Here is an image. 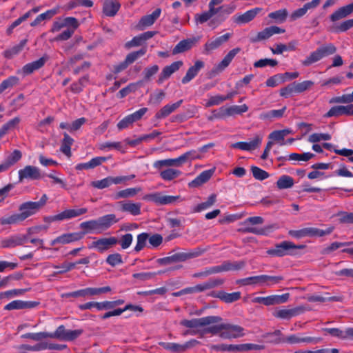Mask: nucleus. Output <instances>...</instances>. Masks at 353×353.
<instances>
[{
  "mask_svg": "<svg viewBox=\"0 0 353 353\" xmlns=\"http://www.w3.org/2000/svg\"><path fill=\"white\" fill-rule=\"evenodd\" d=\"M79 25V24L77 19L74 17H68L63 19L59 18L53 22L50 32L54 33L68 26H74V28H78Z\"/></svg>",
  "mask_w": 353,
  "mask_h": 353,
  "instance_id": "15",
  "label": "nucleus"
},
{
  "mask_svg": "<svg viewBox=\"0 0 353 353\" xmlns=\"http://www.w3.org/2000/svg\"><path fill=\"white\" fill-rule=\"evenodd\" d=\"M65 345H50V346H48L47 343H38L34 346H30L28 345H21L19 347V350H32V351H41L43 350H46L47 348L49 349H57V350H61L63 347H65Z\"/></svg>",
  "mask_w": 353,
  "mask_h": 353,
  "instance_id": "45",
  "label": "nucleus"
},
{
  "mask_svg": "<svg viewBox=\"0 0 353 353\" xmlns=\"http://www.w3.org/2000/svg\"><path fill=\"white\" fill-rule=\"evenodd\" d=\"M19 81V78L16 76H10L3 80L0 84V94L3 93L6 90L10 89L17 85Z\"/></svg>",
  "mask_w": 353,
  "mask_h": 353,
  "instance_id": "54",
  "label": "nucleus"
},
{
  "mask_svg": "<svg viewBox=\"0 0 353 353\" xmlns=\"http://www.w3.org/2000/svg\"><path fill=\"white\" fill-rule=\"evenodd\" d=\"M288 14V12L286 9H281L270 13L268 17L276 22L282 23L285 21Z\"/></svg>",
  "mask_w": 353,
  "mask_h": 353,
  "instance_id": "60",
  "label": "nucleus"
},
{
  "mask_svg": "<svg viewBox=\"0 0 353 353\" xmlns=\"http://www.w3.org/2000/svg\"><path fill=\"white\" fill-rule=\"evenodd\" d=\"M261 11V8H255L249 10L243 14H236L234 16V22L239 24H244L249 23Z\"/></svg>",
  "mask_w": 353,
  "mask_h": 353,
  "instance_id": "21",
  "label": "nucleus"
},
{
  "mask_svg": "<svg viewBox=\"0 0 353 353\" xmlns=\"http://www.w3.org/2000/svg\"><path fill=\"white\" fill-rule=\"evenodd\" d=\"M48 196L43 194L39 201H28L19 205V210L23 221L28 217L37 214L46 203Z\"/></svg>",
  "mask_w": 353,
  "mask_h": 353,
  "instance_id": "3",
  "label": "nucleus"
},
{
  "mask_svg": "<svg viewBox=\"0 0 353 353\" xmlns=\"http://www.w3.org/2000/svg\"><path fill=\"white\" fill-rule=\"evenodd\" d=\"M214 168L203 171L188 184L190 188H197L208 181L214 172Z\"/></svg>",
  "mask_w": 353,
  "mask_h": 353,
  "instance_id": "24",
  "label": "nucleus"
},
{
  "mask_svg": "<svg viewBox=\"0 0 353 353\" xmlns=\"http://www.w3.org/2000/svg\"><path fill=\"white\" fill-rule=\"evenodd\" d=\"M294 183V179L292 176L284 174L279 178L276 181V186L280 190L288 189L292 188Z\"/></svg>",
  "mask_w": 353,
  "mask_h": 353,
  "instance_id": "51",
  "label": "nucleus"
},
{
  "mask_svg": "<svg viewBox=\"0 0 353 353\" xmlns=\"http://www.w3.org/2000/svg\"><path fill=\"white\" fill-rule=\"evenodd\" d=\"M223 283V280L221 279H210L194 286L185 288L183 289V291L184 294L202 292L220 285Z\"/></svg>",
  "mask_w": 353,
  "mask_h": 353,
  "instance_id": "9",
  "label": "nucleus"
},
{
  "mask_svg": "<svg viewBox=\"0 0 353 353\" xmlns=\"http://www.w3.org/2000/svg\"><path fill=\"white\" fill-rule=\"evenodd\" d=\"M305 245H296L291 241H284L275 245L273 248L267 250V254L272 256L282 257L286 255L294 256L296 254L297 249H304Z\"/></svg>",
  "mask_w": 353,
  "mask_h": 353,
  "instance_id": "2",
  "label": "nucleus"
},
{
  "mask_svg": "<svg viewBox=\"0 0 353 353\" xmlns=\"http://www.w3.org/2000/svg\"><path fill=\"white\" fill-rule=\"evenodd\" d=\"M211 296L218 298L226 303H231L238 301L241 298V292H234L232 293H228L224 291H219L217 292H212Z\"/></svg>",
  "mask_w": 353,
  "mask_h": 353,
  "instance_id": "31",
  "label": "nucleus"
},
{
  "mask_svg": "<svg viewBox=\"0 0 353 353\" xmlns=\"http://www.w3.org/2000/svg\"><path fill=\"white\" fill-rule=\"evenodd\" d=\"M141 191V188H130L123 190H120L112 195V198L114 200L120 199H128L136 195L139 192Z\"/></svg>",
  "mask_w": 353,
  "mask_h": 353,
  "instance_id": "47",
  "label": "nucleus"
},
{
  "mask_svg": "<svg viewBox=\"0 0 353 353\" xmlns=\"http://www.w3.org/2000/svg\"><path fill=\"white\" fill-rule=\"evenodd\" d=\"M204 62L201 60H197L194 62V65L190 67L183 77L181 82L186 84L192 81L199 72V71L204 67Z\"/></svg>",
  "mask_w": 353,
  "mask_h": 353,
  "instance_id": "20",
  "label": "nucleus"
},
{
  "mask_svg": "<svg viewBox=\"0 0 353 353\" xmlns=\"http://www.w3.org/2000/svg\"><path fill=\"white\" fill-rule=\"evenodd\" d=\"M262 142V137L256 135L252 140L248 142H236L232 144L233 148H238L245 151L254 150L259 148Z\"/></svg>",
  "mask_w": 353,
  "mask_h": 353,
  "instance_id": "16",
  "label": "nucleus"
},
{
  "mask_svg": "<svg viewBox=\"0 0 353 353\" xmlns=\"http://www.w3.org/2000/svg\"><path fill=\"white\" fill-rule=\"evenodd\" d=\"M353 244V241L349 242H338L335 241L330 244L329 245L325 247L321 251V253L323 255H330L333 252L336 250L341 248L343 247L350 246Z\"/></svg>",
  "mask_w": 353,
  "mask_h": 353,
  "instance_id": "46",
  "label": "nucleus"
},
{
  "mask_svg": "<svg viewBox=\"0 0 353 353\" xmlns=\"http://www.w3.org/2000/svg\"><path fill=\"white\" fill-rule=\"evenodd\" d=\"M228 109V114L229 117L234 116L236 114H241L248 111V107L245 105H232L230 107H227Z\"/></svg>",
  "mask_w": 353,
  "mask_h": 353,
  "instance_id": "61",
  "label": "nucleus"
},
{
  "mask_svg": "<svg viewBox=\"0 0 353 353\" xmlns=\"http://www.w3.org/2000/svg\"><path fill=\"white\" fill-rule=\"evenodd\" d=\"M221 321V318L218 316H208L199 319H192L190 320L183 319L180 324L184 327L192 330L194 333L199 331V328L210 324L216 323Z\"/></svg>",
  "mask_w": 353,
  "mask_h": 353,
  "instance_id": "5",
  "label": "nucleus"
},
{
  "mask_svg": "<svg viewBox=\"0 0 353 353\" xmlns=\"http://www.w3.org/2000/svg\"><path fill=\"white\" fill-rule=\"evenodd\" d=\"M121 8L118 0H105L103 3V12L108 17H114Z\"/></svg>",
  "mask_w": 353,
  "mask_h": 353,
  "instance_id": "28",
  "label": "nucleus"
},
{
  "mask_svg": "<svg viewBox=\"0 0 353 353\" xmlns=\"http://www.w3.org/2000/svg\"><path fill=\"white\" fill-rule=\"evenodd\" d=\"M342 115L353 116V104L334 106L325 114V117H339Z\"/></svg>",
  "mask_w": 353,
  "mask_h": 353,
  "instance_id": "17",
  "label": "nucleus"
},
{
  "mask_svg": "<svg viewBox=\"0 0 353 353\" xmlns=\"http://www.w3.org/2000/svg\"><path fill=\"white\" fill-rule=\"evenodd\" d=\"M184 161L182 155L175 159H168L163 160H158L154 163V168L157 170H161L163 167H172V166H180L184 163Z\"/></svg>",
  "mask_w": 353,
  "mask_h": 353,
  "instance_id": "30",
  "label": "nucleus"
},
{
  "mask_svg": "<svg viewBox=\"0 0 353 353\" xmlns=\"http://www.w3.org/2000/svg\"><path fill=\"white\" fill-rule=\"evenodd\" d=\"M315 155L311 152H305L303 154L292 153L288 157V160L297 161H307L312 159Z\"/></svg>",
  "mask_w": 353,
  "mask_h": 353,
  "instance_id": "59",
  "label": "nucleus"
},
{
  "mask_svg": "<svg viewBox=\"0 0 353 353\" xmlns=\"http://www.w3.org/2000/svg\"><path fill=\"white\" fill-rule=\"evenodd\" d=\"M305 233L306 236H323L331 234L334 228L332 226L327 228L325 230H321L316 228H305Z\"/></svg>",
  "mask_w": 353,
  "mask_h": 353,
  "instance_id": "41",
  "label": "nucleus"
},
{
  "mask_svg": "<svg viewBox=\"0 0 353 353\" xmlns=\"http://www.w3.org/2000/svg\"><path fill=\"white\" fill-rule=\"evenodd\" d=\"M240 283L244 285H254V284H265V275L254 276L245 278L240 281Z\"/></svg>",
  "mask_w": 353,
  "mask_h": 353,
  "instance_id": "56",
  "label": "nucleus"
},
{
  "mask_svg": "<svg viewBox=\"0 0 353 353\" xmlns=\"http://www.w3.org/2000/svg\"><path fill=\"white\" fill-rule=\"evenodd\" d=\"M314 83L312 81L307 80L302 82H293L295 93H301L310 89Z\"/></svg>",
  "mask_w": 353,
  "mask_h": 353,
  "instance_id": "55",
  "label": "nucleus"
},
{
  "mask_svg": "<svg viewBox=\"0 0 353 353\" xmlns=\"http://www.w3.org/2000/svg\"><path fill=\"white\" fill-rule=\"evenodd\" d=\"M58 13V8H53L47 10L46 12L40 14L36 19L30 23L31 26H36L39 25L42 21L50 19Z\"/></svg>",
  "mask_w": 353,
  "mask_h": 353,
  "instance_id": "49",
  "label": "nucleus"
},
{
  "mask_svg": "<svg viewBox=\"0 0 353 353\" xmlns=\"http://www.w3.org/2000/svg\"><path fill=\"white\" fill-rule=\"evenodd\" d=\"M161 13V8H157L152 14L145 15L140 19L139 26L141 29L149 27L154 24L155 21L160 17Z\"/></svg>",
  "mask_w": 353,
  "mask_h": 353,
  "instance_id": "33",
  "label": "nucleus"
},
{
  "mask_svg": "<svg viewBox=\"0 0 353 353\" xmlns=\"http://www.w3.org/2000/svg\"><path fill=\"white\" fill-rule=\"evenodd\" d=\"M196 42L195 39H184L179 42L176 46L172 50L173 54H177L179 53L184 52L190 49L194 46Z\"/></svg>",
  "mask_w": 353,
  "mask_h": 353,
  "instance_id": "40",
  "label": "nucleus"
},
{
  "mask_svg": "<svg viewBox=\"0 0 353 353\" xmlns=\"http://www.w3.org/2000/svg\"><path fill=\"white\" fill-rule=\"evenodd\" d=\"M144 199L161 205L173 204L183 201L180 196L163 195L159 192L148 194Z\"/></svg>",
  "mask_w": 353,
  "mask_h": 353,
  "instance_id": "7",
  "label": "nucleus"
},
{
  "mask_svg": "<svg viewBox=\"0 0 353 353\" xmlns=\"http://www.w3.org/2000/svg\"><path fill=\"white\" fill-rule=\"evenodd\" d=\"M190 257L191 254H190L179 252L170 256L158 259L157 263L161 265H168L173 263L184 261Z\"/></svg>",
  "mask_w": 353,
  "mask_h": 353,
  "instance_id": "27",
  "label": "nucleus"
},
{
  "mask_svg": "<svg viewBox=\"0 0 353 353\" xmlns=\"http://www.w3.org/2000/svg\"><path fill=\"white\" fill-rule=\"evenodd\" d=\"M28 43V39H25L21 40L19 44L12 46L7 50H6L3 54L5 58L8 59H10L13 58L14 56L17 55L24 48L25 46Z\"/></svg>",
  "mask_w": 353,
  "mask_h": 353,
  "instance_id": "38",
  "label": "nucleus"
},
{
  "mask_svg": "<svg viewBox=\"0 0 353 353\" xmlns=\"http://www.w3.org/2000/svg\"><path fill=\"white\" fill-rule=\"evenodd\" d=\"M159 345L164 349L170 350L174 353L183 352L190 347V343L189 342L184 344L161 342Z\"/></svg>",
  "mask_w": 353,
  "mask_h": 353,
  "instance_id": "34",
  "label": "nucleus"
},
{
  "mask_svg": "<svg viewBox=\"0 0 353 353\" xmlns=\"http://www.w3.org/2000/svg\"><path fill=\"white\" fill-rule=\"evenodd\" d=\"M98 149L102 151H110L113 149L120 150L121 144L120 142H103L97 145Z\"/></svg>",
  "mask_w": 353,
  "mask_h": 353,
  "instance_id": "62",
  "label": "nucleus"
},
{
  "mask_svg": "<svg viewBox=\"0 0 353 353\" xmlns=\"http://www.w3.org/2000/svg\"><path fill=\"white\" fill-rule=\"evenodd\" d=\"M99 228L100 232L102 233L103 231L110 228L113 224L117 223L119 219L116 217L114 214H108L103 216L99 217L97 219Z\"/></svg>",
  "mask_w": 353,
  "mask_h": 353,
  "instance_id": "25",
  "label": "nucleus"
},
{
  "mask_svg": "<svg viewBox=\"0 0 353 353\" xmlns=\"http://www.w3.org/2000/svg\"><path fill=\"white\" fill-rule=\"evenodd\" d=\"M303 312L301 307L295 308H283L276 310L273 315L276 318L281 319H290L294 316L299 315Z\"/></svg>",
  "mask_w": 353,
  "mask_h": 353,
  "instance_id": "26",
  "label": "nucleus"
},
{
  "mask_svg": "<svg viewBox=\"0 0 353 353\" xmlns=\"http://www.w3.org/2000/svg\"><path fill=\"white\" fill-rule=\"evenodd\" d=\"M85 236V232H70L63 234L50 242V245L54 246L57 244H68L82 239Z\"/></svg>",
  "mask_w": 353,
  "mask_h": 353,
  "instance_id": "10",
  "label": "nucleus"
},
{
  "mask_svg": "<svg viewBox=\"0 0 353 353\" xmlns=\"http://www.w3.org/2000/svg\"><path fill=\"white\" fill-rule=\"evenodd\" d=\"M270 336H276V339L270 340L273 343H288L290 344H294L301 343V336L292 334L284 338L282 336L281 332L279 330L273 332V333L270 334Z\"/></svg>",
  "mask_w": 353,
  "mask_h": 353,
  "instance_id": "19",
  "label": "nucleus"
},
{
  "mask_svg": "<svg viewBox=\"0 0 353 353\" xmlns=\"http://www.w3.org/2000/svg\"><path fill=\"white\" fill-rule=\"evenodd\" d=\"M74 142V140L67 133H63V139L61 143L60 150L70 157L71 156V146Z\"/></svg>",
  "mask_w": 353,
  "mask_h": 353,
  "instance_id": "48",
  "label": "nucleus"
},
{
  "mask_svg": "<svg viewBox=\"0 0 353 353\" xmlns=\"http://www.w3.org/2000/svg\"><path fill=\"white\" fill-rule=\"evenodd\" d=\"M241 51L240 48H235L231 50L223 59V60L217 65L216 70L222 71L226 68L234 57Z\"/></svg>",
  "mask_w": 353,
  "mask_h": 353,
  "instance_id": "35",
  "label": "nucleus"
},
{
  "mask_svg": "<svg viewBox=\"0 0 353 353\" xmlns=\"http://www.w3.org/2000/svg\"><path fill=\"white\" fill-rule=\"evenodd\" d=\"M37 228H30L28 230L27 234H15L0 239V248H14L23 245L29 239V235L36 232Z\"/></svg>",
  "mask_w": 353,
  "mask_h": 353,
  "instance_id": "4",
  "label": "nucleus"
},
{
  "mask_svg": "<svg viewBox=\"0 0 353 353\" xmlns=\"http://www.w3.org/2000/svg\"><path fill=\"white\" fill-rule=\"evenodd\" d=\"M19 181L23 182L26 180H39L42 175L41 170L34 165H26L18 171Z\"/></svg>",
  "mask_w": 353,
  "mask_h": 353,
  "instance_id": "8",
  "label": "nucleus"
},
{
  "mask_svg": "<svg viewBox=\"0 0 353 353\" xmlns=\"http://www.w3.org/2000/svg\"><path fill=\"white\" fill-rule=\"evenodd\" d=\"M160 177L165 181H170L178 178L181 175L182 172L179 170L168 168L165 170H159Z\"/></svg>",
  "mask_w": 353,
  "mask_h": 353,
  "instance_id": "43",
  "label": "nucleus"
},
{
  "mask_svg": "<svg viewBox=\"0 0 353 353\" xmlns=\"http://www.w3.org/2000/svg\"><path fill=\"white\" fill-rule=\"evenodd\" d=\"M183 65L182 61H176L164 67L159 77L158 83H161L165 79H168L173 73L179 70Z\"/></svg>",
  "mask_w": 353,
  "mask_h": 353,
  "instance_id": "18",
  "label": "nucleus"
},
{
  "mask_svg": "<svg viewBox=\"0 0 353 353\" xmlns=\"http://www.w3.org/2000/svg\"><path fill=\"white\" fill-rule=\"evenodd\" d=\"M148 240V234L143 232L137 236V244L134 247L136 252H140L145 246L146 242Z\"/></svg>",
  "mask_w": 353,
  "mask_h": 353,
  "instance_id": "64",
  "label": "nucleus"
},
{
  "mask_svg": "<svg viewBox=\"0 0 353 353\" xmlns=\"http://www.w3.org/2000/svg\"><path fill=\"white\" fill-rule=\"evenodd\" d=\"M353 102V92L350 94H344L341 96L335 97L330 100V103H347Z\"/></svg>",
  "mask_w": 353,
  "mask_h": 353,
  "instance_id": "57",
  "label": "nucleus"
},
{
  "mask_svg": "<svg viewBox=\"0 0 353 353\" xmlns=\"http://www.w3.org/2000/svg\"><path fill=\"white\" fill-rule=\"evenodd\" d=\"M118 243V240L114 236L104 237L96 239L90 243L88 248L90 250H95L96 251L103 253Z\"/></svg>",
  "mask_w": 353,
  "mask_h": 353,
  "instance_id": "6",
  "label": "nucleus"
},
{
  "mask_svg": "<svg viewBox=\"0 0 353 353\" xmlns=\"http://www.w3.org/2000/svg\"><path fill=\"white\" fill-rule=\"evenodd\" d=\"M95 295V289L94 288H87L85 289L79 290L72 292H68L62 294L61 296L63 298L68 297H85V296H93Z\"/></svg>",
  "mask_w": 353,
  "mask_h": 353,
  "instance_id": "39",
  "label": "nucleus"
},
{
  "mask_svg": "<svg viewBox=\"0 0 353 353\" xmlns=\"http://www.w3.org/2000/svg\"><path fill=\"white\" fill-rule=\"evenodd\" d=\"M22 157V153L19 150H14L6 157L4 162L0 165V170L4 172L10 167L17 163Z\"/></svg>",
  "mask_w": 353,
  "mask_h": 353,
  "instance_id": "23",
  "label": "nucleus"
},
{
  "mask_svg": "<svg viewBox=\"0 0 353 353\" xmlns=\"http://www.w3.org/2000/svg\"><path fill=\"white\" fill-rule=\"evenodd\" d=\"M232 36V33H225L218 37L212 38L208 41L204 45V50L207 53L220 48L224 43H226Z\"/></svg>",
  "mask_w": 353,
  "mask_h": 353,
  "instance_id": "14",
  "label": "nucleus"
},
{
  "mask_svg": "<svg viewBox=\"0 0 353 353\" xmlns=\"http://www.w3.org/2000/svg\"><path fill=\"white\" fill-rule=\"evenodd\" d=\"M182 103L183 100L181 99L176 103L164 105L159 112L156 113L155 117L157 119H161L167 117L173 112H174L178 108H179Z\"/></svg>",
  "mask_w": 353,
  "mask_h": 353,
  "instance_id": "32",
  "label": "nucleus"
},
{
  "mask_svg": "<svg viewBox=\"0 0 353 353\" xmlns=\"http://www.w3.org/2000/svg\"><path fill=\"white\" fill-rule=\"evenodd\" d=\"M336 52V48L331 43L319 47L312 52L304 60L301 61L303 66H310L319 61L323 58L334 54Z\"/></svg>",
  "mask_w": 353,
  "mask_h": 353,
  "instance_id": "1",
  "label": "nucleus"
},
{
  "mask_svg": "<svg viewBox=\"0 0 353 353\" xmlns=\"http://www.w3.org/2000/svg\"><path fill=\"white\" fill-rule=\"evenodd\" d=\"M117 205L120 211L129 213L133 216H138L141 213V203H134L130 200H124L117 202Z\"/></svg>",
  "mask_w": 353,
  "mask_h": 353,
  "instance_id": "12",
  "label": "nucleus"
},
{
  "mask_svg": "<svg viewBox=\"0 0 353 353\" xmlns=\"http://www.w3.org/2000/svg\"><path fill=\"white\" fill-rule=\"evenodd\" d=\"M92 307L96 308L99 311L110 310L108 301L103 302L91 301L79 305V308L81 310H90Z\"/></svg>",
  "mask_w": 353,
  "mask_h": 353,
  "instance_id": "42",
  "label": "nucleus"
},
{
  "mask_svg": "<svg viewBox=\"0 0 353 353\" xmlns=\"http://www.w3.org/2000/svg\"><path fill=\"white\" fill-rule=\"evenodd\" d=\"M241 51L240 48H235L231 50L223 59V60L217 65L216 70L222 71L226 68L234 57Z\"/></svg>",
  "mask_w": 353,
  "mask_h": 353,
  "instance_id": "37",
  "label": "nucleus"
},
{
  "mask_svg": "<svg viewBox=\"0 0 353 353\" xmlns=\"http://www.w3.org/2000/svg\"><path fill=\"white\" fill-rule=\"evenodd\" d=\"M147 52V48L144 47L140 49L139 50L134 51L132 52L129 53L125 60L127 61V63L130 65L133 62H134L136 60H137L141 57L143 56Z\"/></svg>",
  "mask_w": 353,
  "mask_h": 353,
  "instance_id": "58",
  "label": "nucleus"
},
{
  "mask_svg": "<svg viewBox=\"0 0 353 353\" xmlns=\"http://www.w3.org/2000/svg\"><path fill=\"white\" fill-rule=\"evenodd\" d=\"M241 51L240 48H235L231 50L223 59V60L217 65L216 70L222 71L226 68L234 57Z\"/></svg>",
  "mask_w": 353,
  "mask_h": 353,
  "instance_id": "36",
  "label": "nucleus"
},
{
  "mask_svg": "<svg viewBox=\"0 0 353 353\" xmlns=\"http://www.w3.org/2000/svg\"><path fill=\"white\" fill-rule=\"evenodd\" d=\"M48 60V57L46 54H45L38 60L26 64L23 67L22 71L24 74H30L35 70H37L42 68Z\"/></svg>",
  "mask_w": 353,
  "mask_h": 353,
  "instance_id": "29",
  "label": "nucleus"
},
{
  "mask_svg": "<svg viewBox=\"0 0 353 353\" xmlns=\"http://www.w3.org/2000/svg\"><path fill=\"white\" fill-rule=\"evenodd\" d=\"M79 227L84 230L85 234L87 233H101L97 219L82 222L80 223Z\"/></svg>",
  "mask_w": 353,
  "mask_h": 353,
  "instance_id": "44",
  "label": "nucleus"
},
{
  "mask_svg": "<svg viewBox=\"0 0 353 353\" xmlns=\"http://www.w3.org/2000/svg\"><path fill=\"white\" fill-rule=\"evenodd\" d=\"M21 222H23V220L19 213L0 218V225H15Z\"/></svg>",
  "mask_w": 353,
  "mask_h": 353,
  "instance_id": "53",
  "label": "nucleus"
},
{
  "mask_svg": "<svg viewBox=\"0 0 353 353\" xmlns=\"http://www.w3.org/2000/svg\"><path fill=\"white\" fill-rule=\"evenodd\" d=\"M216 201V195L215 194H212L210 195L208 198V200L205 202H202L199 204H198L194 208V212H200L201 211H203L205 210H207L210 208L211 206H212Z\"/></svg>",
  "mask_w": 353,
  "mask_h": 353,
  "instance_id": "52",
  "label": "nucleus"
},
{
  "mask_svg": "<svg viewBox=\"0 0 353 353\" xmlns=\"http://www.w3.org/2000/svg\"><path fill=\"white\" fill-rule=\"evenodd\" d=\"M222 327L223 328V331L221 332L220 337L223 339H234L244 335V329L239 325L224 323Z\"/></svg>",
  "mask_w": 353,
  "mask_h": 353,
  "instance_id": "11",
  "label": "nucleus"
},
{
  "mask_svg": "<svg viewBox=\"0 0 353 353\" xmlns=\"http://www.w3.org/2000/svg\"><path fill=\"white\" fill-rule=\"evenodd\" d=\"M285 32V30L277 26H270L265 28L262 31L259 32L255 37L250 39L252 43H256L265 40L271 37L275 34H281Z\"/></svg>",
  "mask_w": 353,
  "mask_h": 353,
  "instance_id": "13",
  "label": "nucleus"
},
{
  "mask_svg": "<svg viewBox=\"0 0 353 353\" xmlns=\"http://www.w3.org/2000/svg\"><path fill=\"white\" fill-rule=\"evenodd\" d=\"M39 304L37 301H25L22 300H14L4 307L6 310H21L25 308H34Z\"/></svg>",
  "mask_w": 353,
  "mask_h": 353,
  "instance_id": "22",
  "label": "nucleus"
},
{
  "mask_svg": "<svg viewBox=\"0 0 353 353\" xmlns=\"http://www.w3.org/2000/svg\"><path fill=\"white\" fill-rule=\"evenodd\" d=\"M66 30L63 31L61 34H58L53 41H66L69 39L72 34H74L75 30L77 28H74V26H68L66 27Z\"/></svg>",
  "mask_w": 353,
  "mask_h": 353,
  "instance_id": "63",
  "label": "nucleus"
},
{
  "mask_svg": "<svg viewBox=\"0 0 353 353\" xmlns=\"http://www.w3.org/2000/svg\"><path fill=\"white\" fill-rule=\"evenodd\" d=\"M291 133V130L288 129H284L281 130H275L269 134V139L276 141H281L280 145H285L284 142L285 137Z\"/></svg>",
  "mask_w": 353,
  "mask_h": 353,
  "instance_id": "50",
  "label": "nucleus"
}]
</instances>
